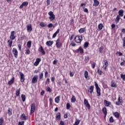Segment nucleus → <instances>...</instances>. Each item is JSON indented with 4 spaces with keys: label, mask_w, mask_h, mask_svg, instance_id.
<instances>
[{
    "label": "nucleus",
    "mask_w": 125,
    "mask_h": 125,
    "mask_svg": "<svg viewBox=\"0 0 125 125\" xmlns=\"http://www.w3.org/2000/svg\"><path fill=\"white\" fill-rule=\"evenodd\" d=\"M74 41L75 42H77V43H81L82 41H83V36L78 35L74 38Z\"/></svg>",
    "instance_id": "f257e3e1"
},
{
    "label": "nucleus",
    "mask_w": 125,
    "mask_h": 125,
    "mask_svg": "<svg viewBox=\"0 0 125 125\" xmlns=\"http://www.w3.org/2000/svg\"><path fill=\"white\" fill-rule=\"evenodd\" d=\"M95 85L97 90V93L98 94L97 95V96H101V89H100V87H99V86H98V84L97 83L95 82Z\"/></svg>",
    "instance_id": "f03ea898"
},
{
    "label": "nucleus",
    "mask_w": 125,
    "mask_h": 125,
    "mask_svg": "<svg viewBox=\"0 0 125 125\" xmlns=\"http://www.w3.org/2000/svg\"><path fill=\"white\" fill-rule=\"evenodd\" d=\"M48 15H49V19L50 20V21H54V20H55V15L53 14V12L50 11L48 13Z\"/></svg>",
    "instance_id": "7ed1b4c3"
},
{
    "label": "nucleus",
    "mask_w": 125,
    "mask_h": 125,
    "mask_svg": "<svg viewBox=\"0 0 125 125\" xmlns=\"http://www.w3.org/2000/svg\"><path fill=\"white\" fill-rule=\"evenodd\" d=\"M35 111H36V104L33 103L31 105L30 115L35 113Z\"/></svg>",
    "instance_id": "20e7f679"
},
{
    "label": "nucleus",
    "mask_w": 125,
    "mask_h": 125,
    "mask_svg": "<svg viewBox=\"0 0 125 125\" xmlns=\"http://www.w3.org/2000/svg\"><path fill=\"white\" fill-rule=\"evenodd\" d=\"M12 52L15 58H17V57H18V51H17V49L15 48H13Z\"/></svg>",
    "instance_id": "39448f33"
},
{
    "label": "nucleus",
    "mask_w": 125,
    "mask_h": 125,
    "mask_svg": "<svg viewBox=\"0 0 125 125\" xmlns=\"http://www.w3.org/2000/svg\"><path fill=\"white\" fill-rule=\"evenodd\" d=\"M15 35V31H13L11 32V35L10 36V39L12 41H13V40H15L16 36H14Z\"/></svg>",
    "instance_id": "423d86ee"
},
{
    "label": "nucleus",
    "mask_w": 125,
    "mask_h": 125,
    "mask_svg": "<svg viewBox=\"0 0 125 125\" xmlns=\"http://www.w3.org/2000/svg\"><path fill=\"white\" fill-rule=\"evenodd\" d=\"M20 75L21 77V83H24V81H25V75H24V74L21 72H20Z\"/></svg>",
    "instance_id": "0eeeda50"
},
{
    "label": "nucleus",
    "mask_w": 125,
    "mask_h": 125,
    "mask_svg": "<svg viewBox=\"0 0 125 125\" xmlns=\"http://www.w3.org/2000/svg\"><path fill=\"white\" fill-rule=\"evenodd\" d=\"M84 104L87 109H90V104H89V103H88V101H87V100H84Z\"/></svg>",
    "instance_id": "6e6552de"
},
{
    "label": "nucleus",
    "mask_w": 125,
    "mask_h": 125,
    "mask_svg": "<svg viewBox=\"0 0 125 125\" xmlns=\"http://www.w3.org/2000/svg\"><path fill=\"white\" fill-rule=\"evenodd\" d=\"M56 45L58 48H60V47H61V45H62L59 39H57V40L56 41Z\"/></svg>",
    "instance_id": "1a4fd4ad"
},
{
    "label": "nucleus",
    "mask_w": 125,
    "mask_h": 125,
    "mask_svg": "<svg viewBox=\"0 0 125 125\" xmlns=\"http://www.w3.org/2000/svg\"><path fill=\"white\" fill-rule=\"evenodd\" d=\"M79 51H80V53H81V54H83V49L82 48V46L79 47L78 49L75 50V52H76V53H78Z\"/></svg>",
    "instance_id": "9d476101"
},
{
    "label": "nucleus",
    "mask_w": 125,
    "mask_h": 125,
    "mask_svg": "<svg viewBox=\"0 0 125 125\" xmlns=\"http://www.w3.org/2000/svg\"><path fill=\"white\" fill-rule=\"evenodd\" d=\"M39 51L40 52H41L43 55H44L45 54V51H44V49H43V47H42V46H41L38 49Z\"/></svg>",
    "instance_id": "9b49d317"
},
{
    "label": "nucleus",
    "mask_w": 125,
    "mask_h": 125,
    "mask_svg": "<svg viewBox=\"0 0 125 125\" xmlns=\"http://www.w3.org/2000/svg\"><path fill=\"white\" fill-rule=\"evenodd\" d=\"M29 2H28V1H24L22 3V4H21L20 6V9H22V8H23V6H27V5H28Z\"/></svg>",
    "instance_id": "f8f14e48"
},
{
    "label": "nucleus",
    "mask_w": 125,
    "mask_h": 125,
    "mask_svg": "<svg viewBox=\"0 0 125 125\" xmlns=\"http://www.w3.org/2000/svg\"><path fill=\"white\" fill-rule=\"evenodd\" d=\"M38 82V76L35 75L33 77L32 80V83H36Z\"/></svg>",
    "instance_id": "ddd939ff"
},
{
    "label": "nucleus",
    "mask_w": 125,
    "mask_h": 125,
    "mask_svg": "<svg viewBox=\"0 0 125 125\" xmlns=\"http://www.w3.org/2000/svg\"><path fill=\"white\" fill-rule=\"evenodd\" d=\"M21 121L28 120V116H26V115H25V114L23 113L21 115Z\"/></svg>",
    "instance_id": "4468645a"
},
{
    "label": "nucleus",
    "mask_w": 125,
    "mask_h": 125,
    "mask_svg": "<svg viewBox=\"0 0 125 125\" xmlns=\"http://www.w3.org/2000/svg\"><path fill=\"white\" fill-rule=\"evenodd\" d=\"M104 105L106 107H109V106H110V105H111V102L106 100H104Z\"/></svg>",
    "instance_id": "2eb2a0df"
},
{
    "label": "nucleus",
    "mask_w": 125,
    "mask_h": 125,
    "mask_svg": "<svg viewBox=\"0 0 125 125\" xmlns=\"http://www.w3.org/2000/svg\"><path fill=\"white\" fill-rule=\"evenodd\" d=\"M27 32H31L33 28H32V24H29L26 26Z\"/></svg>",
    "instance_id": "dca6fc26"
},
{
    "label": "nucleus",
    "mask_w": 125,
    "mask_h": 125,
    "mask_svg": "<svg viewBox=\"0 0 125 125\" xmlns=\"http://www.w3.org/2000/svg\"><path fill=\"white\" fill-rule=\"evenodd\" d=\"M59 32H60V29L58 28L56 32L53 35L52 38L54 39L56 38V36H57V34H59Z\"/></svg>",
    "instance_id": "f3484780"
},
{
    "label": "nucleus",
    "mask_w": 125,
    "mask_h": 125,
    "mask_svg": "<svg viewBox=\"0 0 125 125\" xmlns=\"http://www.w3.org/2000/svg\"><path fill=\"white\" fill-rule=\"evenodd\" d=\"M119 15L118 16H120V17H123L124 16V10H120L118 12Z\"/></svg>",
    "instance_id": "a211bd4d"
},
{
    "label": "nucleus",
    "mask_w": 125,
    "mask_h": 125,
    "mask_svg": "<svg viewBox=\"0 0 125 125\" xmlns=\"http://www.w3.org/2000/svg\"><path fill=\"white\" fill-rule=\"evenodd\" d=\"M15 80V78H14V77H13L12 78V79L8 82V84H9V85H11V84H12V83H14V80Z\"/></svg>",
    "instance_id": "6ab92c4d"
},
{
    "label": "nucleus",
    "mask_w": 125,
    "mask_h": 125,
    "mask_svg": "<svg viewBox=\"0 0 125 125\" xmlns=\"http://www.w3.org/2000/svg\"><path fill=\"white\" fill-rule=\"evenodd\" d=\"M93 89H94V86L91 85L90 86L88 92H90L91 94L93 92Z\"/></svg>",
    "instance_id": "aec40b11"
},
{
    "label": "nucleus",
    "mask_w": 125,
    "mask_h": 125,
    "mask_svg": "<svg viewBox=\"0 0 125 125\" xmlns=\"http://www.w3.org/2000/svg\"><path fill=\"white\" fill-rule=\"evenodd\" d=\"M56 120L60 121V119H61V114L60 113H58L56 116Z\"/></svg>",
    "instance_id": "412c9836"
},
{
    "label": "nucleus",
    "mask_w": 125,
    "mask_h": 125,
    "mask_svg": "<svg viewBox=\"0 0 125 125\" xmlns=\"http://www.w3.org/2000/svg\"><path fill=\"white\" fill-rule=\"evenodd\" d=\"M103 112L104 115V118H106V116H107V108L106 107H104L103 108Z\"/></svg>",
    "instance_id": "4be33fe9"
},
{
    "label": "nucleus",
    "mask_w": 125,
    "mask_h": 125,
    "mask_svg": "<svg viewBox=\"0 0 125 125\" xmlns=\"http://www.w3.org/2000/svg\"><path fill=\"white\" fill-rule=\"evenodd\" d=\"M53 43V41H47L46 42V45H47L48 46H51V45H52V44Z\"/></svg>",
    "instance_id": "5701e85b"
},
{
    "label": "nucleus",
    "mask_w": 125,
    "mask_h": 125,
    "mask_svg": "<svg viewBox=\"0 0 125 125\" xmlns=\"http://www.w3.org/2000/svg\"><path fill=\"white\" fill-rule=\"evenodd\" d=\"M94 0L93 6H98V5H99V1L97 0Z\"/></svg>",
    "instance_id": "b1692460"
},
{
    "label": "nucleus",
    "mask_w": 125,
    "mask_h": 125,
    "mask_svg": "<svg viewBox=\"0 0 125 125\" xmlns=\"http://www.w3.org/2000/svg\"><path fill=\"white\" fill-rule=\"evenodd\" d=\"M111 87H117V83H115V82H114L113 80L112 81V82H111Z\"/></svg>",
    "instance_id": "393cba45"
},
{
    "label": "nucleus",
    "mask_w": 125,
    "mask_h": 125,
    "mask_svg": "<svg viewBox=\"0 0 125 125\" xmlns=\"http://www.w3.org/2000/svg\"><path fill=\"white\" fill-rule=\"evenodd\" d=\"M113 116H114V117L117 119H119V118H120V114L118 112H114L113 113Z\"/></svg>",
    "instance_id": "a878e982"
},
{
    "label": "nucleus",
    "mask_w": 125,
    "mask_h": 125,
    "mask_svg": "<svg viewBox=\"0 0 125 125\" xmlns=\"http://www.w3.org/2000/svg\"><path fill=\"white\" fill-rule=\"evenodd\" d=\"M31 45H32V41H29L27 42V43L26 44V46H27V47H28V48H30Z\"/></svg>",
    "instance_id": "bb28decb"
},
{
    "label": "nucleus",
    "mask_w": 125,
    "mask_h": 125,
    "mask_svg": "<svg viewBox=\"0 0 125 125\" xmlns=\"http://www.w3.org/2000/svg\"><path fill=\"white\" fill-rule=\"evenodd\" d=\"M7 113L9 116H11V115H12V109L9 108Z\"/></svg>",
    "instance_id": "cd10ccee"
},
{
    "label": "nucleus",
    "mask_w": 125,
    "mask_h": 125,
    "mask_svg": "<svg viewBox=\"0 0 125 125\" xmlns=\"http://www.w3.org/2000/svg\"><path fill=\"white\" fill-rule=\"evenodd\" d=\"M59 101H60V96H58L55 99L56 103H59Z\"/></svg>",
    "instance_id": "c85d7f7f"
},
{
    "label": "nucleus",
    "mask_w": 125,
    "mask_h": 125,
    "mask_svg": "<svg viewBox=\"0 0 125 125\" xmlns=\"http://www.w3.org/2000/svg\"><path fill=\"white\" fill-rule=\"evenodd\" d=\"M120 19H121V17H120V16L117 15L116 18L115 19L116 23H119V22H120Z\"/></svg>",
    "instance_id": "c756f323"
},
{
    "label": "nucleus",
    "mask_w": 125,
    "mask_h": 125,
    "mask_svg": "<svg viewBox=\"0 0 125 125\" xmlns=\"http://www.w3.org/2000/svg\"><path fill=\"white\" fill-rule=\"evenodd\" d=\"M21 88H19V89H17L16 91V96H19V95H20V90H21Z\"/></svg>",
    "instance_id": "7c9ffc66"
},
{
    "label": "nucleus",
    "mask_w": 125,
    "mask_h": 125,
    "mask_svg": "<svg viewBox=\"0 0 125 125\" xmlns=\"http://www.w3.org/2000/svg\"><path fill=\"white\" fill-rule=\"evenodd\" d=\"M21 99H22V102H25V101H26V96L24 94H22Z\"/></svg>",
    "instance_id": "2f4dec72"
},
{
    "label": "nucleus",
    "mask_w": 125,
    "mask_h": 125,
    "mask_svg": "<svg viewBox=\"0 0 125 125\" xmlns=\"http://www.w3.org/2000/svg\"><path fill=\"white\" fill-rule=\"evenodd\" d=\"M103 24L100 23L98 25V30H102V29H103Z\"/></svg>",
    "instance_id": "473e14b6"
},
{
    "label": "nucleus",
    "mask_w": 125,
    "mask_h": 125,
    "mask_svg": "<svg viewBox=\"0 0 125 125\" xmlns=\"http://www.w3.org/2000/svg\"><path fill=\"white\" fill-rule=\"evenodd\" d=\"M47 25L45 23H44V22H41L40 23V26H41V27H46Z\"/></svg>",
    "instance_id": "72a5a7b5"
},
{
    "label": "nucleus",
    "mask_w": 125,
    "mask_h": 125,
    "mask_svg": "<svg viewBox=\"0 0 125 125\" xmlns=\"http://www.w3.org/2000/svg\"><path fill=\"white\" fill-rule=\"evenodd\" d=\"M88 45H89V43L87 42H85L84 43V48H87Z\"/></svg>",
    "instance_id": "f704fd0d"
},
{
    "label": "nucleus",
    "mask_w": 125,
    "mask_h": 125,
    "mask_svg": "<svg viewBox=\"0 0 125 125\" xmlns=\"http://www.w3.org/2000/svg\"><path fill=\"white\" fill-rule=\"evenodd\" d=\"M7 42H8V45L9 47H11V46H12V43H13V42H12V41L10 42V40H8Z\"/></svg>",
    "instance_id": "c9c22d12"
},
{
    "label": "nucleus",
    "mask_w": 125,
    "mask_h": 125,
    "mask_svg": "<svg viewBox=\"0 0 125 125\" xmlns=\"http://www.w3.org/2000/svg\"><path fill=\"white\" fill-rule=\"evenodd\" d=\"M84 75L85 78L87 79V77L88 76V72H87V71L86 70L85 71Z\"/></svg>",
    "instance_id": "e433bc0d"
},
{
    "label": "nucleus",
    "mask_w": 125,
    "mask_h": 125,
    "mask_svg": "<svg viewBox=\"0 0 125 125\" xmlns=\"http://www.w3.org/2000/svg\"><path fill=\"white\" fill-rule=\"evenodd\" d=\"M79 32L80 34H83V33H84V28H81L79 30Z\"/></svg>",
    "instance_id": "4c0bfd02"
},
{
    "label": "nucleus",
    "mask_w": 125,
    "mask_h": 125,
    "mask_svg": "<svg viewBox=\"0 0 125 125\" xmlns=\"http://www.w3.org/2000/svg\"><path fill=\"white\" fill-rule=\"evenodd\" d=\"M104 69H106V68H107V67L108 66V61L105 60L104 61Z\"/></svg>",
    "instance_id": "58836bf2"
},
{
    "label": "nucleus",
    "mask_w": 125,
    "mask_h": 125,
    "mask_svg": "<svg viewBox=\"0 0 125 125\" xmlns=\"http://www.w3.org/2000/svg\"><path fill=\"white\" fill-rule=\"evenodd\" d=\"M80 122H81V120L77 119L73 125H78L80 124Z\"/></svg>",
    "instance_id": "ea45409f"
},
{
    "label": "nucleus",
    "mask_w": 125,
    "mask_h": 125,
    "mask_svg": "<svg viewBox=\"0 0 125 125\" xmlns=\"http://www.w3.org/2000/svg\"><path fill=\"white\" fill-rule=\"evenodd\" d=\"M115 122V120L113 118L112 116L110 117L109 118V123H114Z\"/></svg>",
    "instance_id": "a19ab883"
},
{
    "label": "nucleus",
    "mask_w": 125,
    "mask_h": 125,
    "mask_svg": "<svg viewBox=\"0 0 125 125\" xmlns=\"http://www.w3.org/2000/svg\"><path fill=\"white\" fill-rule=\"evenodd\" d=\"M75 101H76V98L74 96H73L71 98V102L72 103H75Z\"/></svg>",
    "instance_id": "79ce46f5"
},
{
    "label": "nucleus",
    "mask_w": 125,
    "mask_h": 125,
    "mask_svg": "<svg viewBox=\"0 0 125 125\" xmlns=\"http://www.w3.org/2000/svg\"><path fill=\"white\" fill-rule=\"evenodd\" d=\"M70 108H71V105L69 103L66 104V109L67 110H69Z\"/></svg>",
    "instance_id": "37998d69"
},
{
    "label": "nucleus",
    "mask_w": 125,
    "mask_h": 125,
    "mask_svg": "<svg viewBox=\"0 0 125 125\" xmlns=\"http://www.w3.org/2000/svg\"><path fill=\"white\" fill-rule=\"evenodd\" d=\"M121 79L123 80V81H125V74L123 75V74H121L120 75Z\"/></svg>",
    "instance_id": "c03bdc74"
},
{
    "label": "nucleus",
    "mask_w": 125,
    "mask_h": 125,
    "mask_svg": "<svg viewBox=\"0 0 125 125\" xmlns=\"http://www.w3.org/2000/svg\"><path fill=\"white\" fill-rule=\"evenodd\" d=\"M84 59L86 61V62H88V61H89V56H85L84 58Z\"/></svg>",
    "instance_id": "a18cd8bd"
},
{
    "label": "nucleus",
    "mask_w": 125,
    "mask_h": 125,
    "mask_svg": "<svg viewBox=\"0 0 125 125\" xmlns=\"http://www.w3.org/2000/svg\"><path fill=\"white\" fill-rule=\"evenodd\" d=\"M42 78H43V73H42L41 74H40L39 75V79H40V80H42Z\"/></svg>",
    "instance_id": "49530a36"
},
{
    "label": "nucleus",
    "mask_w": 125,
    "mask_h": 125,
    "mask_svg": "<svg viewBox=\"0 0 125 125\" xmlns=\"http://www.w3.org/2000/svg\"><path fill=\"white\" fill-rule=\"evenodd\" d=\"M97 72L100 76H101V75H102V70H100V69H98Z\"/></svg>",
    "instance_id": "de8ad7c7"
},
{
    "label": "nucleus",
    "mask_w": 125,
    "mask_h": 125,
    "mask_svg": "<svg viewBox=\"0 0 125 125\" xmlns=\"http://www.w3.org/2000/svg\"><path fill=\"white\" fill-rule=\"evenodd\" d=\"M24 124H25V121L19 122L18 125H24Z\"/></svg>",
    "instance_id": "09e8293b"
},
{
    "label": "nucleus",
    "mask_w": 125,
    "mask_h": 125,
    "mask_svg": "<svg viewBox=\"0 0 125 125\" xmlns=\"http://www.w3.org/2000/svg\"><path fill=\"white\" fill-rule=\"evenodd\" d=\"M47 27H48V28H52V27H53V24H52V23H49L47 25Z\"/></svg>",
    "instance_id": "8fccbe9b"
},
{
    "label": "nucleus",
    "mask_w": 125,
    "mask_h": 125,
    "mask_svg": "<svg viewBox=\"0 0 125 125\" xmlns=\"http://www.w3.org/2000/svg\"><path fill=\"white\" fill-rule=\"evenodd\" d=\"M47 91H48V92H51V91H52V90L51 89V88H50V87H48L47 88Z\"/></svg>",
    "instance_id": "3c124183"
},
{
    "label": "nucleus",
    "mask_w": 125,
    "mask_h": 125,
    "mask_svg": "<svg viewBox=\"0 0 125 125\" xmlns=\"http://www.w3.org/2000/svg\"><path fill=\"white\" fill-rule=\"evenodd\" d=\"M2 123H3V118H1L0 119V125H2Z\"/></svg>",
    "instance_id": "603ef678"
},
{
    "label": "nucleus",
    "mask_w": 125,
    "mask_h": 125,
    "mask_svg": "<svg viewBox=\"0 0 125 125\" xmlns=\"http://www.w3.org/2000/svg\"><path fill=\"white\" fill-rule=\"evenodd\" d=\"M69 75L70 77H74V72H72V71L69 72Z\"/></svg>",
    "instance_id": "864d4df0"
},
{
    "label": "nucleus",
    "mask_w": 125,
    "mask_h": 125,
    "mask_svg": "<svg viewBox=\"0 0 125 125\" xmlns=\"http://www.w3.org/2000/svg\"><path fill=\"white\" fill-rule=\"evenodd\" d=\"M99 52L100 53H102V51L103 50V47H101L100 48H99Z\"/></svg>",
    "instance_id": "5fc2aeb1"
},
{
    "label": "nucleus",
    "mask_w": 125,
    "mask_h": 125,
    "mask_svg": "<svg viewBox=\"0 0 125 125\" xmlns=\"http://www.w3.org/2000/svg\"><path fill=\"white\" fill-rule=\"evenodd\" d=\"M122 41H123V46L125 47V37L122 39Z\"/></svg>",
    "instance_id": "6e6d98bb"
},
{
    "label": "nucleus",
    "mask_w": 125,
    "mask_h": 125,
    "mask_svg": "<svg viewBox=\"0 0 125 125\" xmlns=\"http://www.w3.org/2000/svg\"><path fill=\"white\" fill-rule=\"evenodd\" d=\"M42 61V60L41 59V58H37L36 59V62H38L40 63V62Z\"/></svg>",
    "instance_id": "4d7b16f0"
},
{
    "label": "nucleus",
    "mask_w": 125,
    "mask_h": 125,
    "mask_svg": "<svg viewBox=\"0 0 125 125\" xmlns=\"http://www.w3.org/2000/svg\"><path fill=\"white\" fill-rule=\"evenodd\" d=\"M24 39H26V36L25 35H23L22 37H21V41H23Z\"/></svg>",
    "instance_id": "13d9d810"
},
{
    "label": "nucleus",
    "mask_w": 125,
    "mask_h": 125,
    "mask_svg": "<svg viewBox=\"0 0 125 125\" xmlns=\"http://www.w3.org/2000/svg\"><path fill=\"white\" fill-rule=\"evenodd\" d=\"M58 61H57V60H54V61L53 62V64L54 65H56V64L57 63Z\"/></svg>",
    "instance_id": "bf43d9fd"
},
{
    "label": "nucleus",
    "mask_w": 125,
    "mask_h": 125,
    "mask_svg": "<svg viewBox=\"0 0 125 125\" xmlns=\"http://www.w3.org/2000/svg\"><path fill=\"white\" fill-rule=\"evenodd\" d=\"M18 47H19V51H21V47H22V45L19 44L18 45Z\"/></svg>",
    "instance_id": "052dcab7"
},
{
    "label": "nucleus",
    "mask_w": 125,
    "mask_h": 125,
    "mask_svg": "<svg viewBox=\"0 0 125 125\" xmlns=\"http://www.w3.org/2000/svg\"><path fill=\"white\" fill-rule=\"evenodd\" d=\"M121 66H124L125 64V61L124 60L123 62H121L120 63Z\"/></svg>",
    "instance_id": "680f3d73"
},
{
    "label": "nucleus",
    "mask_w": 125,
    "mask_h": 125,
    "mask_svg": "<svg viewBox=\"0 0 125 125\" xmlns=\"http://www.w3.org/2000/svg\"><path fill=\"white\" fill-rule=\"evenodd\" d=\"M49 102H50V105H51V106L52 105V99L50 98Z\"/></svg>",
    "instance_id": "e2e57ef3"
},
{
    "label": "nucleus",
    "mask_w": 125,
    "mask_h": 125,
    "mask_svg": "<svg viewBox=\"0 0 125 125\" xmlns=\"http://www.w3.org/2000/svg\"><path fill=\"white\" fill-rule=\"evenodd\" d=\"M47 76H48V72L46 71L45 72V78H47Z\"/></svg>",
    "instance_id": "0e129e2a"
},
{
    "label": "nucleus",
    "mask_w": 125,
    "mask_h": 125,
    "mask_svg": "<svg viewBox=\"0 0 125 125\" xmlns=\"http://www.w3.org/2000/svg\"><path fill=\"white\" fill-rule=\"evenodd\" d=\"M83 11L84 12H86V13H88V9H87V8H85Z\"/></svg>",
    "instance_id": "69168bd1"
},
{
    "label": "nucleus",
    "mask_w": 125,
    "mask_h": 125,
    "mask_svg": "<svg viewBox=\"0 0 125 125\" xmlns=\"http://www.w3.org/2000/svg\"><path fill=\"white\" fill-rule=\"evenodd\" d=\"M116 27V24H112V25H111V28H112V29H114V28H115Z\"/></svg>",
    "instance_id": "338daca9"
},
{
    "label": "nucleus",
    "mask_w": 125,
    "mask_h": 125,
    "mask_svg": "<svg viewBox=\"0 0 125 125\" xmlns=\"http://www.w3.org/2000/svg\"><path fill=\"white\" fill-rule=\"evenodd\" d=\"M122 32L123 33V34H125V28H123L122 29Z\"/></svg>",
    "instance_id": "774afa93"
}]
</instances>
